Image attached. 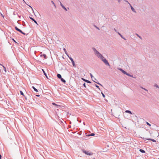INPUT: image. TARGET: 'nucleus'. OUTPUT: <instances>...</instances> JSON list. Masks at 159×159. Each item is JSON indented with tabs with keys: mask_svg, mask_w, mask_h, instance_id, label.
<instances>
[{
	"mask_svg": "<svg viewBox=\"0 0 159 159\" xmlns=\"http://www.w3.org/2000/svg\"><path fill=\"white\" fill-rule=\"evenodd\" d=\"M144 139H146V140H151V141H152L153 142H156V140L153 139H150V138H148V139H146V138H145V139H144Z\"/></svg>",
	"mask_w": 159,
	"mask_h": 159,
	"instance_id": "nucleus-6",
	"label": "nucleus"
},
{
	"mask_svg": "<svg viewBox=\"0 0 159 159\" xmlns=\"http://www.w3.org/2000/svg\"><path fill=\"white\" fill-rule=\"evenodd\" d=\"M95 135V134L94 133H91L90 134L87 135V136H93Z\"/></svg>",
	"mask_w": 159,
	"mask_h": 159,
	"instance_id": "nucleus-18",
	"label": "nucleus"
},
{
	"mask_svg": "<svg viewBox=\"0 0 159 159\" xmlns=\"http://www.w3.org/2000/svg\"><path fill=\"white\" fill-rule=\"evenodd\" d=\"M117 33L121 37V38H122L123 39L125 40H126V39L120 33H119L118 32H117Z\"/></svg>",
	"mask_w": 159,
	"mask_h": 159,
	"instance_id": "nucleus-10",
	"label": "nucleus"
},
{
	"mask_svg": "<svg viewBox=\"0 0 159 159\" xmlns=\"http://www.w3.org/2000/svg\"><path fill=\"white\" fill-rule=\"evenodd\" d=\"M51 2L52 3V4H53L54 5V6L55 7H56V6L55 5V3H54V2H53V1H51Z\"/></svg>",
	"mask_w": 159,
	"mask_h": 159,
	"instance_id": "nucleus-28",
	"label": "nucleus"
},
{
	"mask_svg": "<svg viewBox=\"0 0 159 159\" xmlns=\"http://www.w3.org/2000/svg\"><path fill=\"white\" fill-rule=\"evenodd\" d=\"M95 86H96L97 88H98L99 89H100V88H99V86L98 85H97V84H95Z\"/></svg>",
	"mask_w": 159,
	"mask_h": 159,
	"instance_id": "nucleus-31",
	"label": "nucleus"
},
{
	"mask_svg": "<svg viewBox=\"0 0 159 159\" xmlns=\"http://www.w3.org/2000/svg\"><path fill=\"white\" fill-rule=\"evenodd\" d=\"M144 90L145 91H148V90L147 89H145V88H144Z\"/></svg>",
	"mask_w": 159,
	"mask_h": 159,
	"instance_id": "nucleus-41",
	"label": "nucleus"
},
{
	"mask_svg": "<svg viewBox=\"0 0 159 159\" xmlns=\"http://www.w3.org/2000/svg\"><path fill=\"white\" fill-rule=\"evenodd\" d=\"M15 29L17 31L19 32L20 33H22V30H21L20 29H19L16 26H15Z\"/></svg>",
	"mask_w": 159,
	"mask_h": 159,
	"instance_id": "nucleus-13",
	"label": "nucleus"
},
{
	"mask_svg": "<svg viewBox=\"0 0 159 159\" xmlns=\"http://www.w3.org/2000/svg\"><path fill=\"white\" fill-rule=\"evenodd\" d=\"M139 151L140 152L142 153H145V151L144 150L142 149H140Z\"/></svg>",
	"mask_w": 159,
	"mask_h": 159,
	"instance_id": "nucleus-22",
	"label": "nucleus"
},
{
	"mask_svg": "<svg viewBox=\"0 0 159 159\" xmlns=\"http://www.w3.org/2000/svg\"><path fill=\"white\" fill-rule=\"evenodd\" d=\"M0 65H1V66H3L2 65V64H0Z\"/></svg>",
	"mask_w": 159,
	"mask_h": 159,
	"instance_id": "nucleus-49",
	"label": "nucleus"
},
{
	"mask_svg": "<svg viewBox=\"0 0 159 159\" xmlns=\"http://www.w3.org/2000/svg\"><path fill=\"white\" fill-rule=\"evenodd\" d=\"M63 50L65 53L66 54H67V52L66 51V49L65 48H63Z\"/></svg>",
	"mask_w": 159,
	"mask_h": 159,
	"instance_id": "nucleus-24",
	"label": "nucleus"
},
{
	"mask_svg": "<svg viewBox=\"0 0 159 159\" xmlns=\"http://www.w3.org/2000/svg\"><path fill=\"white\" fill-rule=\"evenodd\" d=\"M146 123L149 126H150L151 125V124H150L148 122H147Z\"/></svg>",
	"mask_w": 159,
	"mask_h": 159,
	"instance_id": "nucleus-32",
	"label": "nucleus"
},
{
	"mask_svg": "<svg viewBox=\"0 0 159 159\" xmlns=\"http://www.w3.org/2000/svg\"><path fill=\"white\" fill-rule=\"evenodd\" d=\"M12 40H13L15 43H17V42L16 41L13 39H12Z\"/></svg>",
	"mask_w": 159,
	"mask_h": 159,
	"instance_id": "nucleus-38",
	"label": "nucleus"
},
{
	"mask_svg": "<svg viewBox=\"0 0 159 159\" xmlns=\"http://www.w3.org/2000/svg\"><path fill=\"white\" fill-rule=\"evenodd\" d=\"M23 2H24L28 6H29L30 7L32 10H33V8H32V7L30 5H28V4H27L25 2V1H24V0H22Z\"/></svg>",
	"mask_w": 159,
	"mask_h": 159,
	"instance_id": "nucleus-23",
	"label": "nucleus"
},
{
	"mask_svg": "<svg viewBox=\"0 0 159 159\" xmlns=\"http://www.w3.org/2000/svg\"><path fill=\"white\" fill-rule=\"evenodd\" d=\"M83 86L84 87L86 88V84L85 83H84V84H83Z\"/></svg>",
	"mask_w": 159,
	"mask_h": 159,
	"instance_id": "nucleus-33",
	"label": "nucleus"
},
{
	"mask_svg": "<svg viewBox=\"0 0 159 159\" xmlns=\"http://www.w3.org/2000/svg\"><path fill=\"white\" fill-rule=\"evenodd\" d=\"M66 55H67V56L69 57H69H70L69 55L68 54V53H67V54H66Z\"/></svg>",
	"mask_w": 159,
	"mask_h": 159,
	"instance_id": "nucleus-35",
	"label": "nucleus"
},
{
	"mask_svg": "<svg viewBox=\"0 0 159 159\" xmlns=\"http://www.w3.org/2000/svg\"><path fill=\"white\" fill-rule=\"evenodd\" d=\"M32 88L34 89V91H35L36 92H38V90L37 89L35 88L34 86H32Z\"/></svg>",
	"mask_w": 159,
	"mask_h": 159,
	"instance_id": "nucleus-21",
	"label": "nucleus"
},
{
	"mask_svg": "<svg viewBox=\"0 0 159 159\" xmlns=\"http://www.w3.org/2000/svg\"><path fill=\"white\" fill-rule=\"evenodd\" d=\"M127 75H128L129 76H130V77H132V78H135V77H134L133 76V75H131L130 74H129L128 73L126 72V74Z\"/></svg>",
	"mask_w": 159,
	"mask_h": 159,
	"instance_id": "nucleus-14",
	"label": "nucleus"
},
{
	"mask_svg": "<svg viewBox=\"0 0 159 159\" xmlns=\"http://www.w3.org/2000/svg\"><path fill=\"white\" fill-rule=\"evenodd\" d=\"M20 95H22L24 96H25V95H24V94L23 92H22V91H20Z\"/></svg>",
	"mask_w": 159,
	"mask_h": 159,
	"instance_id": "nucleus-26",
	"label": "nucleus"
},
{
	"mask_svg": "<svg viewBox=\"0 0 159 159\" xmlns=\"http://www.w3.org/2000/svg\"><path fill=\"white\" fill-rule=\"evenodd\" d=\"M101 94H102V96H103V97L104 98H105V95L103 94V93L102 92H101Z\"/></svg>",
	"mask_w": 159,
	"mask_h": 159,
	"instance_id": "nucleus-30",
	"label": "nucleus"
},
{
	"mask_svg": "<svg viewBox=\"0 0 159 159\" xmlns=\"http://www.w3.org/2000/svg\"><path fill=\"white\" fill-rule=\"evenodd\" d=\"M119 69L120 71H121L125 75L126 74V72L124 70H123L122 69L119 68Z\"/></svg>",
	"mask_w": 159,
	"mask_h": 159,
	"instance_id": "nucleus-11",
	"label": "nucleus"
},
{
	"mask_svg": "<svg viewBox=\"0 0 159 159\" xmlns=\"http://www.w3.org/2000/svg\"><path fill=\"white\" fill-rule=\"evenodd\" d=\"M78 134H79V135H80V134H80V132H79Z\"/></svg>",
	"mask_w": 159,
	"mask_h": 159,
	"instance_id": "nucleus-48",
	"label": "nucleus"
},
{
	"mask_svg": "<svg viewBox=\"0 0 159 159\" xmlns=\"http://www.w3.org/2000/svg\"><path fill=\"white\" fill-rule=\"evenodd\" d=\"M52 104L54 105H57V104L54 102L52 103Z\"/></svg>",
	"mask_w": 159,
	"mask_h": 159,
	"instance_id": "nucleus-37",
	"label": "nucleus"
},
{
	"mask_svg": "<svg viewBox=\"0 0 159 159\" xmlns=\"http://www.w3.org/2000/svg\"><path fill=\"white\" fill-rule=\"evenodd\" d=\"M92 49L93 51L95 54L99 58H100L103 56L99 52L94 48H93Z\"/></svg>",
	"mask_w": 159,
	"mask_h": 159,
	"instance_id": "nucleus-1",
	"label": "nucleus"
},
{
	"mask_svg": "<svg viewBox=\"0 0 159 159\" xmlns=\"http://www.w3.org/2000/svg\"><path fill=\"white\" fill-rule=\"evenodd\" d=\"M154 86L156 87V88H159V86L157 85V84H154Z\"/></svg>",
	"mask_w": 159,
	"mask_h": 159,
	"instance_id": "nucleus-25",
	"label": "nucleus"
},
{
	"mask_svg": "<svg viewBox=\"0 0 159 159\" xmlns=\"http://www.w3.org/2000/svg\"><path fill=\"white\" fill-rule=\"evenodd\" d=\"M90 75L93 81H94L95 83L98 84L101 86H103L101 84H100L98 82V81L93 76L91 73H90Z\"/></svg>",
	"mask_w": 159,
	"mask_h": 159,
	"instance_id": "nucleus-3",
	"label": "nucleus"
},
{
	"mask_svg": "<svg viewBox=\"0 0 159 159\" xmlns=\"http://www.w3.org/2000/svg\"><path fill=\"white\" fill-rule=\"evenodd\" d=\"M2 158V156L0 154V159H1Z\"/></svg>",
	"mask_w": 159,
	"mask_h": 159,
	"instance_id": "nucleus-44",
	"label": "nucleus"
},
{
	"mask_svg": "<svg viewBox=\"0 0 159 159\" xmlns=\"http://www.w3.org/2000/svg\"><path fill=\"white\" fill-rule=\"evenodd\" d=\"M36 96L37 97H39L40 96L39 95H36Z\"/></svg>",
	"mask_w": 159,
	"mask_h": 159,
	"instance_id": "nucleus-45",
	"label": "nucleus"
},
{
	"mask_svg": "<svg viewBox=\"0 0 159 159\" xmlns=\"http://www.w3.org/2000/svg\"><path fill=\"white\" fill-rule=\"evenodd\" d=\"M42 56H43V55H40V56H41V57ZM43 57H44V58L45 59H47V56L46 55V54H43Z\"/></svg>",
	"mask_w": 159,
	"mask_h": 159,
	"instance_id": "nucleus-19",
	"label": "nucleus"
},
{
	"mask_svg": "<svg viewBox=\"0 0 159 159\" xmlns=\"http://www.w3.org/2000/svg\"><path fill=\"white\" fill-rule=\"evenodd\" d=\"M82 80H83L84 81L87 83H91V82H90V81H89L87 80H86L83 78H82Z\"/></svg>",
	"mask_w": 159,
	"mask_h": 159,
	"instance_id": "nucleus-8",
	"label": "nucleus"
},
{
	"mask_svg": "<svg viewBox=\"0 0 159 159\" xmlns=\"http://www.w3.org/2000/svg\"><path fill=\"white\" fill-rule=\"evenodd\" d=\"M22 33V34H23L24 35H25V33L22 32V33Z\"/></svg>",
	"mask_w": 159,
	"mask_h": 159,
	"instance_id": "nucleus-36",
	"label": "nucleus"
},
{
	"mask_svg": "<svg viewBox=\"0 0 159 159\" xmlns=\"http://www.w3.org/2000/svg\"><path fill=\"white\" fill-rule=\"evenodd\" d=\"M82 151L85 154L87 155H92L93 154V153L92 152H89V151H87L84 150L82 149Z\"/></svg>",
	"mask_w": 159,
	"mask_h": 159,
	"instance_id": "nucleus-4",
	"label": "nucleus"
},
{
	"mask_svg": "<svg viewBox=\"0 0 159 159\" xmlns=\"http://www.w3.org/2000/svg\"><path fill=\"white\" fill-rule=\"evenodd\" d=\"M60 5L61 6L64 10H65L66 11H67V9L64 7V6L62 4L61 2H60Z\"/></svg>",
	"mask_w": 159,
	"mask_h": 159,
	"instance_id": "nucleus-9",
	"label": "nucleus"
},
{
	"mask_svg": "<svg viewBox=\"0 0 159 159\" xmlns=\"http://www.w3.org/2000/svg\"><path fill=\"white\" fill-rule=\"evenodd\" d=\"M102 61L105 64L108 66H110V65L108 63V61L103 56H102L100 58Z\"/></svg>",
	"mask_w": 159,
	"mask_h": 159,
	"instance_id": "nucleus-2",
	"label": "nucleus"
},
{
	"mask_svg": "<svg viewBox=\"0 0 159 159\" xmlns=\"http://www.w3.org/2000/svg\"><path fill=\"white\" fill-rule=\"evenodd\" d=\"M2 67H3V68H4V70L5 71V72H6V67L4 66H2Z\"/></svg>",
	"mask_w": 159,
	"mask_h": 159,
	"instance_id": "nucleus-29",
	"label": "nucleus"
},
{
	"mask_svg": "<svg viewBox=\"0 0 159 159\" xmlns=\"http://www.w3.org/2000/svg\"><path fill=\"white\" fill-rule=\"evenodd\" d=\"M129 6H130V7H131V10H132V11H133L134 12H135V13H136V11L134 9V8L130 4V3H129Z\"/></svg>",
	"mask_w": 159,
	"mask_h": 159,
	"instance_id": "nucleus-7",
	"label": "nucleus"
},
{
	"mask_svg": "<svg viewBox=\"0 0 159 159\" xmlns=\"http://www.w3.org/2000/svg\"><path fill=\"white\" fill-rule=\"evenodd\" d=\"M57 76L59 79H61L62 78L61 75L59 74H57Z\"/></svg>",
	"mask_w": 159,
	"mask_h": 159,
	"instance_id": "nucleus-16",
	"label": "nucleus"
},
{
	"mask_svg": "<svg viewBox=\"0 0 159 159\" xmlns=\"http://www.w3.org/2000/svg\"><path fill=\"white\" fill-rule=\"evenodd\" d=\"M125 112L126 113H129L130 114H132V112H131V111H129V110H126L125 111Z\"/></svg>",
	"mask_w": 159,
	"mask_h": 159,
	"instance_id": "nucleus-15",
	"label": "nucleus"
},
{
	"mask_svg": "<svg viewBox=\"0 0 159 159\" xmlns=\"http://www.w3.org/2000/svg\"><path fill=\"white\" fill-rule=\"evenodd\" d=\"M135 34L136 35H137L138 37H139V38H140L141 39H142V38L141 37L139 36L138 34Z\"/></svg>",
	"mask_w": 159,
	"mask_h": 159,
	"instance_id": "nucleus-27",
	"label": "nucleus"
},
{
	"mask_svg": "<svg viewBox=\"0 0 159 159\" xmlns=\"http://www.w3.org/2000/svg\"><path fill=\"white\" fill-rule=\"evenodd\" d=\"M114 30L115 31V32H116L117 33V31L116 30L115 28L114 29Z\"/></svg>",
	"mask_w": 159,
	"mask_h": 159,
	"instance_id": "nucleus-39",
	"label": "nucleus"
},
{
	"mask_svg": "<svg viewBox=\"0 0 159 159\" xmlns=\"http://www.w3.org/2000/svg\"><path fill=\"white\" fill-rule=\"evenodd\" d=\"M95 27H96L97 29H98V30H99V28L98 27H97V26H95Z\"/></svg>",
	"mask_w": 159,
	"mask_h": 159,
	"instance_id": "nucleus-42",
	"label": "nucleus"
},
{
	"mask_svg": "<svg viewBox=\"0 0 159 159\" xmlns=\"http://www.w3.org/2000/svg\"><path fill=\"white\" fill-rule=\"evenodd\" d=\"M140 88H141V89H144V88H143V87H142V86H140Z\"/></svg>",
	"mask_w": 159,
	"mask_h": 159,
	"instance_id": "nucleus-43",
	"label": "nucleus"
},
{
	"mask_svg": "<svg viewBox=\"0 0 159 159\" xmlns=\"http://www.w3.org/2000/svg\"><path fill=\"white\" fill-rule=\"evenodd\" d=\"M42 71H43V73H44V75L48 79V76H47V74L45 72L44 70L43 69H42Z\"/></svg>",
	"mask_w": 159,
	"mask_h": 159,
	"instance_id": "nucleus-17",
	"label": "nucleus"
},
{
	"mask_svg": "<svg viewBox=\"0 0 159 159\" xmlns=\"http://www.w3.org/2000/svg\"><path fill=\"white\" fill-rule=\"evenodd\" d=\"M13 14L14 15H15V12H14V13H13Z\"/></svg>",
	"mask_w": 159,
	"mask_h": 159,
	"instance_id": "nucleus-47",
	"label": "nucleus"
},
{
	"mask_svg": "<svg viewBox=\"0 0 159 159\" xmlns=\"http://www.w3.org/2000/svg\"><path fill=\"white\" fill-rule=\"evenodd\" d=\"M60 79H61V81L62 82H63L64 83H66V80L63 78H61Z\"/></svg>",
	"mask_w": 159,
	"mask_h": 159,
	"instance_id": "nucleus-20",
	"label": "nucleus"
},
{
	"mask_svg": "<svg viewBox=\"0 0 159 159\" xmlns=\"http://www.w3.org/2000/svg\"><path fill=\"white\" fill-rule=\"evenodd\" d=\"M125 2H127V3L129 4V3L127 1V0H125Z\"/></svg>",
	"mask_w": 159,
	"mask_h": 159,
	"instance_id": "nucleus-40",
	"label": "nucleus"
},
{
	"mask_svg": "<svg viewBox=\"0 0 159 159\" xmlns=\"http://www.w3.org/2000/svg\"><path fill=\"white\" fill-rule=\"evenodd\" d=\"M69 59L70 60V61H71V62H72V65H73V66L74 67H75L76 66H75V62L74 61V60H73V59H72V58H71V57H69Z\"/></svg>",
	"mask_w": 159,
	"mask_h": 159,
	"instance_id": "nucleus-5",
	"label": "nucleus"
},
{
	"mask_svg": "<svg viewBox=\"0 0 159 159\" xmlns=\"http://www.w3.org/2000/svg\"><path fill=\"white\" fill-rule=\"evenodd\" d=\"M118 2L120 3L122 0H117Z\"/></svg>",
	"mask_w": 159,
	"mask_h": 159,
	"instance_id": "nucleus-34",
	"label": "nucleus"
},
{
	"mask_svg": "<svg viewBox=\"0 0 159 159\" xmlns=\"http://www.w3.org/2000/svg\"><path fill=\"white\" fill-rule=\"evenodd\" d=\"M1 15L3 17L4 16L2 13H1Z\"/></svg>",
	"mask_w": 159,
	"mask_h": 159,
	"instance_id": "nucleus-46",
	"label": "nucleus"
},
{
	"mask_svg": "<svg viewBox=\"0 0 159 159\" xmlns=\"http://www.w3.org/2000/svg\"><path fill=\"white\" fill-rule=\"evenodd\" d=\"M30 19L31 20H33V21H34V22L36 23V24H37V25H38V23L37 22V21L35 20L34 18H32V17H30Z\"/></svg>",
	"mask_w": 159,
	"mask_h": 159,
	"instance_id": "nucleus-12",
	"label": "nucleus"
}]
</instances>
